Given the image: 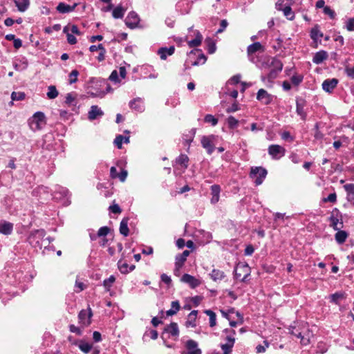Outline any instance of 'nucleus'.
<instances>
[{
  "mask_svg": "<svg viewBox=\"0 0 354 354\" xmlns=\"http://www.w3.org/2000/svg\"><path fill=\"white\" fill-rule=\"evenodd\" d=\"M345 71L348 77H351V79H354V67H347L346 68Z\"/></svg>",
  "mask_w": 354,
  "mask_h": 354,
  "instance_id": "nucleus-64",
  "label": "nucleus"
},
{
  "mask_svg": "<svg viewBox=\"0 0 354 354\" xmlns=\"http://www.w3.org/2000/svg\"><path fill=\"white\" fill-rule=\"evenodd\" d=\"M175 50V48L174 46H170L169 48H160L158 51V54L160 55V57L161 59H166L167 56L171 55Z\"/></svg>",
  "mask_w": 354,
  "mask_h": 354,
  "instance_id": "nucleus-27",
  "label": "nucleus"
},
{
  "mask_svg": "<svg viewBox=\"0 0 354 354\" xmlns=\"http://www.w3.org/2000/svg\"><path fill=\"white\" fill-rule=\"evenodd\" d=\"M216 140V136L209 135L203 136L201 140L202 147L206 149L207 153L211 155L214 151V142Z\"/></svg>",
  "mask_w": 354,
  "mask_h": 354,
  "instance_id": "nucleus-9",
  "label": "nucleus"
},
{
  "mask_svg": "<svg viewBox=\"0 0 354 354\" xmlns=\"http://www.w3.org/2000/svg\"><path fill=\"white\" fill-rule=\"evenodd\" d=\"M228 22L226 19H222L220 23V28L217 30L216 33L223 32L227 28Z\"/></svg>",
  "mask_w": 354,
  "mask_h": 354,
  "instance_id": "nucleus-56",
  "label": "nucleus"
},
{
  "mask_svg": "<svg viewBox=\"0 0 354 354\" xmlns=\"http://www.w3.org/2000/svg\"><path fill=\"white\" fill-rule=\"evenodd\" d=\"M65 103L68 106H75L76 102L75 95L72 93H68L66 96Z\"/></svg>",
  "mask_w": 354,
  "mask_h": 354,
  "instance_id": "nucleus-46",
  "label": "nucleus"
},
{
  "mask_svg": "<svg viewBox=\"0 0 354 354\" xmlns=\"http://www.w3.org/2000/svg\"><path fill=\"white\" fill-rule=\"evenodd\" d=\"M69 330L71 333L77 334V335H82V330L80 329V328L77 327L73 324H71L69 326Z\"/></svg>",
  "mask_w": 354,
  "mask_h": 354,
  "instance_id": "nucleus-57",
  "label": "nucleus"
},
{
  "mask_svg": "<svg viewBox=\"0 0 354 354\" xmlns=\"http://www.w3.org/2000/svg\"><path fill=\"white\" fill-rule=\"evenodd\" d=\"M176 163L180 165L184 169L188 167L189 158L186 154H180L176 159Z\"/></svg>",
  "mask_w": 354,
  "mask_h": 354,
  "instance_id": "nucleus-37",
  "label": "nucleus"
},
{
  "mask_svg": "<svg viewBox=\"0 0 354 354\" xmlns=\"http://www.w3.org/2000/svg\"><path fill=\"white\" fill-rule=\"evenodd\" d=\"M129 220V219L127 217L123 218L120 224V233L124 236H127L129 233V230L128 227Z\"/></svg>",
  "mask_w": 354,
  "mask_h": 354,
  "instance_id": "nucleus-28",
  "label": "nucleus"
},
{
  "mask_svg": "<svg viewBox=\"0 0 354 354\" xmlns=\"http://www.w3.org/2000/svg\"><path fill=\"white\" fill-rule=\"evenodd\" d=\"M250 275V268L246 263H239L234 270V278L245 282Z\"/></svg>",
  "mask_w": 354,
  "mask_h": 354,
  "instance_id": "nucleus-5",
  "label": "nucleus"
},
{
  "mask_svg": "<svg viewBox=\"0 0 354 354\" xmlns=\"http://www.w3.org/2000/svg\"><path fill=\"white\" fill-rule=\"evenodd\" d=\"M122 142L129 143V137H124L122 135H118L114 140L115 145L118 148L121 149Z\"/></svg>",
  "mask_w": 354,
  "mask_h": 354,
  "instance_id": "nucleus-39",
  "label": "nucleus"
},
{
  "mask_svg": "<svg viewBox=\"0 0 354 354\" xmlns=\"http://www.w3.org/2000/svg\"><path fill=\"white\" fill-rule=\"evenodd\" d=\"M272 58L268 56H261L257 58L258 61L257 66L261 69H266L272 66Z\"/></svg>",
  "mask_w": 354,
  "mask_h": 354,
  "instance_id": "nucleus-17",
  "label": "nucleus"
},
{
  "mask_svg": "<svg viewBox=\"0 0 354 354\" xmlns=\"http://www.w3.org/2000/svg\"><path fill=\"white\" fill-rule=\"evenodd\" d=\"M205 313L209 317V326H215L216 324V315L215 313L211 310H206Z\"/></svg>",
  "mask_w": 354,
  "mask_h": 354,
  "instance_id": "nucleus-42",
  "label": "nucleus"
},
{
  "mask_svg": "<svg viewBox=\"0 0 354 354\" xmlns=\"http://www.w3.org/2000/svg\"><path fill=\"white\" fill-rule=\"evenodd\" d=\"M337 231V233L335 234V239L338 244H342L346 241L348 234L344 230H339Z\"/></svg>",
  "mask_w": 354,
  "mask_h": 354,
  "instance_id": "nucleus-31",
  "label": "nucleus"
},
{
  "mask_svg": "<svg viewBox=\"0 0 354 354\" xmlns=\"http://www.w3.org/2000/svg\"><path fill=\"white\" fill-rule=\"evenodd\" d=\"M238 110H239V106L236 102H234L232 104V106H229L226 109V112L228 113H234V112L237 111Z\"/></svg>",
  "mask_w": 354,
  "mask_h": 354,
  "instance_id": "nucleus-61",
  "label": "nucleus"
},
{
  "mask_svg": "<svg viewBox=\"0 0 354 354\" xmlns=\"http://www.w3.org/2000/svg\"><path fill=\"white\" fill-rule=\"evenodd\" d=\"M221 348L223 351V354H228L231 352L232 346V344H224L221 345Z\"/></svg>",
  "mask_w": 354,
  "mask_h": 354,
  "instance_id": "nucleus-63",
  "label": "nucleus"
},
{
  "mask_svg": "<svg viewBox=\"0 0 354 354\" xmlns=\"http://www.w3.org/2000/svg\"><path fill=\"white\" fill-rule=\"evenodd\" d=\"M48 92L46 93L47 97L48 99L53 100L58 96V91L57 90L55 86L50 85L48 88Z\"/></svg>",
  "mask_w": 354,
  "mask_h": 354,
  "instance_id": "nucleus-41",
  "label": "nucleus"
},
{
  "mask_svg": "<svg viewBox=\"0 0 354 354\" xmlns=\"http://www.w3.org/2000/svg\"><path fill=\"white\" fill-rule=\"evenodd\" d=\"M124 12L125 10L121 6H118L113 10L112 16L115 19H122Z\"/></svg>",
  "mask_w": 354,
  "mask_h": 354,
  "instance_id": "nucleus-40",
  "label": "nucleus"
},
{
  "mask_svg": "<svg viewBox=\"0 0 354 354\" xmlns=\"http://www.w3.org/2000/svg\"><path fill=\"white\" fill-rule=\"evenodd\" d=\"M115 281V277L113 275H111L108 279H106L103 281V286L106 291H109L113 283Z\"/></svg>",
  "mask_w": 354,
  "mask_h": 354,
  "instance_id": "nucleus-45",
  "label": "nucleus"
},
{
  "mask_svg": "<svg viewBox=\"0 0 354 354\" xmlns=\"http://www.w3.org/2000/svg\"><path fill=\"white\" fill-rule=\"evenodd\" d=\"M68 193V192L66 188L60 186L55 187L53 194L49 191L48 187L43 185L37 187L32 191L33 196L38 197L42 203L52 198L59 200L62 198L66 197Z\"/></svg>",
  "mask_w": 354,
  "mask_h": 354,
  "instance_id": "nucleus-1",
  "label": "nucleus"
},
{
  "mask_svg": "<svg viewBox=\"0 0 354 354\" xmlns=\"http://www.w3.org/2000/svg\"><path fill=\"white\" fill-rule=\"evenodd\" d=\"M130 108L137 112L142 113L145 111V104L143 100L140 97H136L129 102Z\"/></svg>",
  "mask_w": 354,
  "mask_h": 354,
  "instance_id": "nucleus-15",
  "label": "nucleus"
},
{
  "mask_svg": "<svg viewBox=\"0 0 354 354\" xmlns=\"http://www.w3.org/2000/svg\"><path fill=\"white\" fill-rule=\"evenodd\" d=\"M281 138L284 140H288L289 142H292L294 140V138L291 136L289 131H283L281 133Z\"/></svg>",
  "mask_w": 354,
  "mask_h": 354,
  "instance_id": "nucleus-60",
  "label": "nucleus"
},
{
  "mask_svg": "<svg viewBox=\"0 0 354 354\" xmlns=\"http://www.w3.org/2000/svg\"><path fill=\"white\" fill-rule=\"evenodd\" d=\"M195 38L188 41V46L190 48L199 46L202 42L203 36L199 31L196 30L195 32Z\"/></svg>",
  "mask_w": 354,
  "mask_h": 354,
  "instance_id": "nucleus-30",
  "label": "nucleus"
},
{
  "mask_svg": "<svg viewBox=\"0 0 354 354\" xmlns=\"http://www.w3.org/2000/svg\"><path fill=\"white\" fill-rule=\"evenodd\" d=\"M118 268L121 273L127 274L129 272V265L126 262H122V261H119L118 263Z\"/></svg>",
  "mask_w": 354,
  "mask_h": 354,
  "instance_id": "nucleus-47",
  "label": "nucleus"
},
{
  "mask_svg": "<svg viewBox=\"0 0 354 354\" xmlns=\"http://www.w3.org/2000/svg\"><path fill=\"white\" fill-rule=\"evenodd\" d=\"M93 316L92 310L90 308L86 310H82L78 314L79 323L82 327H86L91 323V317Z\"/></svg>",
  "mask_w": 354,
  "mask_h": 354,
  "instance_id": "nucleus-8",
  "label": "nucleus"
},
{
  "mask_svg": "<svg viewBox=\"0 0 354 354\" xmlns=\"http://www.w3.org/2000/svg\"><path fill=\"white\" fill-rule=\"evenodd\" d=\"M267 175V170L262 167H252L250 177L254 179L256 185H261Z\"/></svg>",
  "mask_w": 354,
  "mask_h": 354,
  "instance_id": "nucleus-7",
  "label": "nucleus"
},
{
  "mask_svg": "<svg viewBox=\"0 0 354 354\" xmlns=\"http://www.w3.org/2000/svg\"><path fill=\"white\" fill-rule=\"evenodd\" d=\"M204 120L207 123H210L212 126H215L218 124V119L211 114L206 115Z\"/></svg>",
  "mask_w": 354,
  "mask_h": 354,
  "instance_id": "nucleus-49",
  "label": "nucleus"
},
{
  "mask_svg": "<svg viewBox=\"0 0 354 354\" xmlns=\"http://www.w3.org/2000/svg\"><path fill=\"white\" fill-rule=\"evenodd\" d=\"M74 344L77 345L79 348L84 353H88L92 349V345L84 340H79L74 342Z\"/></svg>",
  "mask_w": 354,
  "mask_h": 354,
  "instance_id": "nucleus-29",
  "label": "nucleus"
},
{
  "mask_svg": "<svg viewBox=\"0 0 354 354\" xmlns=\"http://www.w3.org/2000/svg\"><path fill=\"white\" fill-rule=\"evenodd\" d=\"M344 28L349 32L354 31V17L346 21Z\"/></svg>",
  "mask_w": 354,
  "mask_h": 354,
  "instance_id": "nucleus-48",
  "label": "nucleus"
},
{
  "mask_svg": "<svg viewBox=\"0 0 354 354\" xmlns=\"http://www.w3.org/2000/svg\"><path fill=\"white\" fill-rule=\"evenodd\" d=\"M212 198L210 202L212 204H216L220 198L221 187L218 185H213L210 187Z\"/></svg>",
  "mask_w": 354,
  "mask_h": 354,
  "instance_id": "nucleus-19",
  "label": "nucleus"
},
{
  "mask_svg": "<svg viewBox=\"0 0 354 354\" xmlns=\"http://www.w3.org/2000/svg\"><path fill=\"white\" fill-rule=\"evenodd\" d=\"M189 254V250H184L183 253L177 254L175 258V265L178 268H182Z\"/></svg>",
  "mask_w": 354,
  "mask_h": 354,
  "instance_id": "nucleus-21",
  "label": "nucleus"
},
{
  "mask_svg": "<svg viewBox=\"0 0 354 354\" xmlns=\"http://www.w3.org/2000/svg\"><path fill=\"white\" fill-rule=\"evenodd\" d=\"M290 80H291V82L295 86H298L299 84H300L302 82V81L304 80V76L301 75H294L292 76Z\"/></svg>",
  "mask_w": 354,
  "mask_h": 354,
  "instance_id": "nucleus-51",
  "label": "nucleus"
},
{
  "mask_svg": "<svg viewBox=\"0 0 354 354\" xmlns=\"http://www.w3.org/2000/svg\"><path fill=\"white\" fill-rule=\"evenodd\" d=\"M264 344L265 346L259 344L256 347L257 353H260L266 351V348L269 346V343L267 341H264Z\"/></svg>",
  "mask_w": 354,
  "mask_h": 354,
  "instance_id": "nucleus-59",
  "label": "nucleus"
},
{
  "mask_svg": "<svg viewBox=\"0 0 354 354\" xmlns=\"http://www.w3.org/2000/svg\"><path fill=\"white\" fill-rule=\"evenodd\" d=\"M285 151V149L278 145H271L268 147V153L274 159H279L281 157L283 156Z\"/></svg>",
  "mask_w": 354,
  "mask_h": 354,
  "instance_id": "nucleus-11",
  "label": "nucleus"
},
{
  "mask_svg": "<svg viewBox=\"0 0 354 354\" xmlns=\"http://www.w3.org/2000/svg\"><path fill=\"white\" fill-rule=\"evenodd\" d=\"M330 226L334 230H339L343 227L342 215L337 208H334L331 212L330 216L328 218Z\"/></svg>",
  "mask_w": 354,
  "mask_h": 354,
  "instance_id": "nucleus-6",
  "label": "nucleus"
},
{
  "mask_svg": "<svg viewBox=\"0 0 354 354\" xmlns=\"http://www.w3.org/2000/svg\"><path fill=\"white\" fill-rule=\"evenodd\" d=\"M46 232L44 230H37L32 232L28 237V242L36 252L44 250L49 246L51 240L50 237L45 238Z\"/></svg>",
  "mask_w": 354,
  "mask_h": 354,
  "instance_id": "nucleus-2",
  "label": "nucleus"
},
{
  "mask_svg": "<svg viewBox=\"0 0 354 354\" xmlns=\"http://www.w3.org/2000/svg\"><path fill=\"white\" fill-rule=\"evenodd\" d=\"M180 306L178 301H173L171 304V308L166 311V315L167 316H172L176 315L177 312L180 310Z\"/></svg>",
  "mask_w": 354,
  "mask_h": 354,
  "instance_id": "nucleus-35",
  "label": "nucleus"
},
{
  "mask_svg": "<svg viewBox=\"0 0 354 354\" xmlns=\"http://www.w3.org/2000/svg\"><path fill=\"white\" fill-rule=\"evenodd\" d=\"M109 209L112 213L120 214L122 212L121 208L118 204H114L109 207Z\"/></svg>",
  "mask_w": 354,
  "mask_h": 354,
  "instance_id": "nucleus-62",
  "label": "nucleus"
},
{
  "mask_svg": "<svg viewBox=\"0 0 354 354\" xmlns=\"http://www.w3.org/2000/svg\"><path fill=\"white\" fill-rule=\"evenodd\" d=\"M181 281L189 284L192 288L198 287L201 283L198 279L189 274H184L181 277Z\"/></svg>",
  "mask_w": 354,
  "mask_h": 354,
  "instance_id": "nucleus-18",
  "label": "nucleus"
},
{
  "mask_svg": "<svg viewBox=\"0 0 354 354\" xmlns=\"http://www.w3.org/2000/svg\"><path fill=\"white\" fill-rule=\"evenodd\" d=\"M283 15L288 20H293L295 19V12L291 8V3L287 4L282 10Z\"/></svg>",
  "mask_w": 354,
  "mask_h": 354,
  "instance_id": "nucleus-36",
  "label": "nucleus"
},
{
  "mask_svg": "<svg viewBox=\"0 0 354 354\" xmlns=\"http://www.w3.org/2000/svg\"><path fill=\"white\" fill-rule=\"evenodd\" d=\"M187 353L182 354H202V351L198 348V344L194 339H189L185 343Z\"/></svg>",
  "mask_w": 354,
  "mask_h": 354,
  "instance_id": "nucleus-12",
  "label": "nucleus"
},
{
  "mask_svg": "<svg viewBox=\"0 0 354 354\" xmlns=\"http://www.w3.org/2000/svg\"><path fill=\"white\" fill-rule=\"evenodd\" d=\"M327 58H328L327 52L325 50H319L314 55L313 58V63H315L316 64H320L324 61L327 59Z\"/></svg>",
  "mask_w": 354,
  "mask_h": 354,
  "instance_id": "nucleus-23",
  "label": "nucleus"
},
{
  "mask_svg": "<svg viewBox=\"0 0 354 354\" xmlns=\"http://www.w3.org/2000/svg\"><path fill=\"white\" fill-rule=\"evenodd\" d=\"M205 43L207 45V50L208 53L213 54L216 49V44L214 40L210 37H207L205 39Z\"/></svg>",
  "mask_w": 354,
  "mask_h": 354,
  "instance_id": "nucleus-38",
  "label": "nucleus"
},
{
  "mask_svg": "<svg viewBox=\"0 0 354 354\" xmlns=\"http://www.w3.org/2000/svg\"><path fill=\"white\" fill-rule=\"evenodd\" d=\"M164 332L170 334L172 337H178L179 336V329L177 323L171 322L167 325L165 328Z\"/></svg>",
  "mask_w": 354,
  "mask_h": 354,
  "instance_id": "nucleus-22",
  "label": "nucleus"
},
{
  "mask_svg": "<svg viewBox=\"0 0 354 354\" xmlns=\"http://www.w3.org/2000/svg\"><path fill=\"white\" fill-rule=\"evenodd\" d=\"M323 11L324 13L326 15H328L330 19H335L336 16L335 12L333 9H331L330 6H326V7H324Z\"/></svg>",
  "mask_w": 354,
  "mask_h": 354,
  "instance_id": "nucleus-53",
  "label": "nucleus"
},
{
  "mask_svg": "<svg viewBox=\"0 0 354 354\" xmlns=\"http://www.w3.org/2000/svg\"><path fill=\"white\" fill-rule=\"evenodd\" d=\"M344 188L345 191L348 194L354 195V184L353 183H349L344 185Z\"/></svg>",
  "mask_w": 354,
  "mask_h": 354,
  "instance_id": "nucleus-58",
  "label": "nucleus"
},
{
  "mask_svg": "<svg viewBox=\"0 0 354 354\" xmlns=\"http://www.w3.org/2000/svg\"><path fill=\"white\" fill-rule=\"evenodd\" d=\"M346 298V294L343 292H336L330 296V301L335 304H339V301Z\"/></svg>",
  "mask_w": 354,
  "mask_h": 354,
  "instance_id": "nucleus-34",
  "label": "nucleus"
},
{
  "mask_svg": "<svg viewBox=\"0 0 354 354\" xmlns=\"http://www.w3.org/2000/svg\"><path fill=\"white\" fill-rule=\"evenodd\" d=\"M328 351V346L323 342H319L317 347V352L324 354Z\"/></svg>",
  "mask_w": 354,
  "mask_h": 354,
  "instance_id": "nucleus-54",
  "label": "nucleus"
},
{
  "mask_svg": "<svg viewBox=\"0 0 354 354\" xmlns=\"http://www.w3.org/2000/svg\"><path fill=\"white\" fill-rule=\"evenodd\" d=\"M210 278L214 281H221L225 277V274L223 271H221L218 269H213L212 272L209 273Z\"/></svg>",
  "mask_w": 354,
  "mask_h": 354,
  "instance_id": "nucleus-32",
  "label": "nucleus"
},
{
  "mask_svg": "<svg viewBox=\"0 0 354 354\" xmlns=\"http://www.w3.org/2000/svg\"><path fill=\"white\" fill-rule=\"evenodd\" d=\"M104 115V112L97 105H93L91 107L90 111L88 113V118L90 120H94L98 117H101Z\"/></svg>",
  "mask_w": 354,
  "mask_h": 354,
  "instance_id": "nucleus-20",
  "label": "nucleus"
},
{
  "mask_svg": "<svg viewBox=\"0 0 354 354\" xmlns=\"http://www.w3.org/2000/svg\"><path fill=\"white\" fill-rule=\"evenodd\" d=\"M139 22H140L139 16L134 11L130 12L125 19L126 26L131 29L136 28L138 26Z\"/></svg>",
  "mask_w": 354,
  "mask_h": 354,
  "instance_id": "nucleus-10",
  "label": "nucleus"
},
{
  "mask_svg": "<svg viewBox=\"0 0 354 354\" xmlns=\"http://www.w3.org/2000/svg\"><path fill=\"white\" fill-rule=\"evenodd\" d=\"M272 67H273V68L270 70L267 75L261 76V80L262 82L272 84L274 80L278 77L279 73L282 71L283 64L279 59H277L276 57H273Z\"/></svg>",
  "mask_w": 354,
  "mask_h": 354,
  "instance_id": "nucleus-3",
  "label": "nucleus"
},
{
  "mask_svg": "<svg viewBox=\"0 0 354 354\" xmlns=\"http://www.w3.org/2000/svg\"><path fill=\"white\" fill-rule=\"evenodd\" d=\"M324 203L330 202L334 203L337 201V195L335 192L330 194L326 198H323Z\"/></svg>",
  "mask_w": 354,
  "mask_h": 354,
  "instance_id": "nucleus-55",
  "label": "nucleus"
},
{
  "mask_svg": "<svg viewBox=\"0 0 354 354\" xmlns=\"http://www.w3.org/2000/svg\"><path fill=\"white\" fill-rule=\"evenodd\" d=\"M338 82V80L336 78L327 79L323 82L322 88L324 91L331 93L337 86Z\"/></svg>",
  "mask_w": 354,
  "mask_h": 354,
  "instance_id": "nucleus-16",
  "label": "nucleus"
},
{
  "mask_svg": "<svg viewBox=\"0 0 354 354\" xmlns=\"http://www.w3.org/2000/svg\"><path fill=\"white\" fill-rule=\"evenodd\" d=\"M197 313H198V311L194 310L188 315L187 320L185 322V326L187 328L196 327V319Z\"/></svg>",
  "mask_w": 354,
  "mask_h": 354,
  "instance_id": "nucleus-26",
  "label": "nucleus"
},
{
  "mask_svg": "<svg viewBox=\"0 0 354 354\" xmlns=\"http://www.w3.org/2000/svg\"><path fill=\"white\" fill-rule=\"evenodd\" d=\"M110 232V228L107 226L102 227L97 231V236L99 237H104L106 236L109 232Z\"/></svg>",
  "mask_w": 354,
  "mask_h": 354,
  "instance_id": "nucleus-52",
  "label": "nucleus"
},
{
  "mask_svg": "<svg viewBox=\"0 0 354 354\" xmlns=\"http://www.w3.org/2000/svg\"><path fill=\"white\" fill-rule=\"evenodd\" d=\"M79 75V72L77 70H73L68 77H69V80H68V82H69V84H74L77 81V76Z\"/></svg>",
  "mask_w": 354,
  "mask_h": 354,
  "instance_id": "nucleus-50",
  "label": "nucleus"
},
{
  "mask_svg": "<svg viewBox=\"0 0 354 354\" xmlns=\"http://www.w3.org/2000/svg\"><path fill=\"white\" fill-rule=\"evenodd\" d=\"M306 106V101L303 98H297L296 100V112L298 115L300 116L302 120H306L307 118V113L304 110Z\"/></svg>",
  "mask_w": 354,
  "mask_h": 354,
  "instance_id": "nucleus-13",
  "label": "nucleus"
},
{
  "mask_svg": "<svg viewBox=\"0 0 354 354\" xmlns=\"http://www.w3.org/2000/svg\"><path fill=\"white\" fill-rule=\"evenodd\" d=\"M257 99L261 102L263 104L268 105L272 101V96L265 89L261 88L257 92Z\"/></svg>",
  "mask_w": 354,
  "mask_h": 354,
  "instance_id": "nucleus-14",
  "label": "nucleus"
},
{
  "mask_svg": "<svg viewBox=\"0 0 354 354\" xmlns=\"http://www.w3.org/2000/svg\"><path fill=\"white\" fill-rule=\"evenodd\" d=\"M310 36L315 42L320 40V39L323 37V33L320 31L319 26L318 25H315L311 28Z\"/></svg>",
  "mask_w": 354,
  "mask_h": 354,
  "instance_id": "nucleus-25",
  "label": "nucleus"
},
{
  "mask_svg": "<svg viewBox=\"0 0 354 354\" xmlns=\"http://www.w3.org/2000/svg\"><path fill=\"white\" fill-rule=\"evenodd\" d=\"M57 10L59 13H68L71 12V9L70 8V6L67 5L63 2H61L58 4V6L56 8Z\"/></svg>",
  "mask_w": 354,
  "mask_h": 354,
  "instance_id": "nucleus-43",
  "label": "nucleus"
},
{
  "mask_svg": "<svg viewBox=\"0 0 354 354\" xmlns=\"http://www.w3.org/2000/svg\"><path fill=\"white\" fill-rule=\"evenodd\" d=\"M227 123L230 129H234L238 127L239 121L234 116L230 115L227 119Z\"/></svg>",
  "mask_w": 354,
  "mask_h": 354,
  "instance_id": "nucleus-44",
  "label": "nucleus"
},
{
  "mask_svg": "<svg viewBox=\"0 0 354 354\" xmlns=\"http://www.w3.org/2000/svg\"><path fill=\"white\" fill-rule=\"evenodd\" d=\"M259 50L264 51V47L258 41L249 45L247 48L248 55L254 54L256 52Z\"/></svg>",
  "mask_w": 354,
  "mask_h": 354,
  "instance_id": "nucleus-24",
  "label": "nucleus"
},
{
  "mask_svg": "<svg viewBox=\"0 0 354 354\" xmlns=\"http://www.w3.org/2000/svg\"><path fill=\"white\" fill-rule=\"evenodd\" d=\"M29 127L33 131L43 129L46 124V119L44 113L41 111L36 112L28 120Z\"/></svg>",
  "mask_w": 354,
  "mask_h": 354,
  "instance_id": "nucleus-4",
  "label": "nucleus"
},
{
  "mask_svg": "<svg viewBox=\"0 0 354 354\" xmlns=\"http://www.w3.org/2000/svg\"><path fill=\"white\" fill-rule=\"evenodd\" d=\"M12 224L8 222L0 223V233L8 235L12 232Z\"/></svg>",
  "mask_w": 354,
  "mask_h": 354,
  "instance_id": "nucleus-33",
  "label": "nucleus"
}]
</instances>
